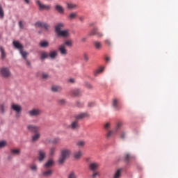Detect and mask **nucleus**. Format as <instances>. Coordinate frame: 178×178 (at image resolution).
Masks as SVG:
<instances>
[{"mask_svg": "<svg viewBox=\"0 0 178 178\" xmlns=\"http://www.w3.org/2000/svg\"><path fill=\"white\" fill-rule=\"evenodd\" d=\"M65 27V24L59 22L55 26L56 34H57L58 37H63V38H67L70 35V33H69V30H63Z\"/></svg>", "mask_w": 178, "mask_h": 178, "instance_id": "1", "label": "nucleus"}, {"mask_svg": "<svg viewBox=\"0 0 178 178\" xmlns=\"http://www.w3.org/2000/svg\"><path fill=\"white\" fill-rule=\"evenodd\" d=\"M70 154L72 152H70V149H63L60 151V156L57 161L58 165H63L65 162H66V159L70 156Z\"/></svg>", "mask_w": 178, "mask_h": 178, "instance_id": "2", "label": "nucleus"}, {"mask_svg": "<svg viewBox=\"0 0 178 178\" xmlns=\"http://www.w3.org/2000/svg\"><path fill=\"white\" fill-rule=\"evenodd\" d=\"M41 113H42V111L37 108H33L28 111L30 118H38V116H41Z\"/></svg>", "mask_w": 178, "mask_h": 178, "instance_id": "3", "label": "nucleus"}, {"mask_svg": "<svg viewBox=\"0 0 178 178\" xmlns=\"http://www.w3.org/2000/svg\"><path fill=\"white\" fill-rule=\"evenodd\" d=\"M0 74L1 77L4 79H9L12 76V72H10V70L6 67H3L0 68Z\"/></svg>", "mask_w": 178, "mask_h": 178, "instance_id": "4", "label": "nucleus"}, {"mask_svg": "<svg viewBox=\"0 0 178 178\" xmlns=\"http://www.w3.org/2000/svg\"><path fill=\"white\" fill-rule=\"evenodd\" d=\"M67 129L70 130H79L80 129L79 121L75 119V120L72 121L71 124L67 126Z\"/></svg>", "mask_w": 178, "mask_h": 178, "instance_id": "5", "label": "nucleus"}, {"mask_svg": "<svg viewBox=\"0 0 178 178\" xmlns=\"http://www.w3.org/2000/svg\"><path fill=\"white\" fill-rule=\"evenodd\" d=\"M36 5L38 6L40 10H50L51 9L50 5L47 6L45 4H42L40 0L36 1Z\"/></svg>", "mask_w": 178, "mask_h": 178, "instance_id": "6", "label": "nucleus"}, {"mask_svg": "<svg viewBox=\"0 0 178 178\" xmlns=\"http://www.w3.org/2000/svg\"><path fill=\"white\" fill-rule=\"evenodd\" d=\"M45 158H47V152H45L43 149L38 150V159L39 162H42Z\"/></svg>", "mask_w": 178, "mask_h": 178, "instance_id": "7", "label": "nucleus"}, {"mask_svg": "<svg viewBox=\"0 0 178 178\" xmlns=\"http://www.w3.org/2000/svg\"><path fill=\"white\" fill-rule=\"evenodd\" d=\"M89 35H97V37H104V33H102V32L101 31H99L98 28L95 27L90 31Z\"/></svg>", "mask_w": 178, "mask_h": 178, "instance_id": "8", "label": "nucleus"}, {"mask_svg": "<svg viewBox=\"0 0 178 178\" xmlns=\"http://www.w3.org/2000/svg\"><path fill=\"white\" fill-rule=\"evenodd\" d=\"M88 168L90 172H95L99 168V164L97 162H92L89 163Z\"/></svg>", "mask_w": 178, "mask_h": 178, "instance_id": "9", "label": "nucleus"}, {"mask_svg": "<svg viewBox=\"0 0 178 178\" xmlns=\"http://www.w3.org/2000/svg\"><path fill=\"white\" fill-rule=\"evenodd\" d=\"M11 109H13V111H15V112H16L17 113L16 118H19V113H20V112H22V106L18 104H12Z\"/></svg>", "mask_w": 178, "mask_h": 178, "instance_id": "10", "label": "nucleus"}, {"mask_svg": "<svg viewBox=\"0 0 178 178\" xmlns=\"http://www.w3.org/2000/svg\"><path fill=\"white\" fill-rule=\"evenodd\" d=\"M58 49L60 55L63 56H66V55H67V49H66V46H65V44H60L58 46Z\"/></svg>", "mask_w": 178, "mask_h": 178, "instance_id": "11", "label": "nucleus"}, {"mask_svg": "<svg viewBox=\"0 0 178 178\" xmlns=\"http://www.w3.org/2000/svg\"><path fill=\"white\" fill-rule=\"evenodd\" d=\"M86 118H90V115L87 113H81L75 115V119L76 120H83V119H86Z\"/></svg>", "mask_w": 178, "mask_h": 178, "instance_id": "12", "label": "nucleus"}, {"mask_svg": "<svg viewBox=\"0 0 178 178\" xmlns=\"http://www.w3.org/2000/svg\"><path fill=\"white\" fill-rule=\"evenodd\" d=\"M13 47L16 49H18L20 52V51H22L24 48V47L23 46V44H22L20 43V42L19 41H16V40H14L13 42Z\"/></svg>", "mask_w": 178, "mask_h": 178, "instance_id": "13", "label": "nucleus"}, {"mask_svg": "<svg viewBox=\"0 0 178 178\" xmlns=\"http://www.w3.org/2000/svg\"><path fill=\"white\" fill-rule=\"evenodd\" d=\"M27 130L33 131V133H38L40 131V127L36 125L30 124L27 126Z\"/></svg>", "mask_w": 178, "mask_h": 178, "instance_id": "14", "label": "nucleus"}, {"mask_svg": "<svg viewBox=\"0 0 178 178\" xmlns=\"http://www.w3.org/2000/svg\"><path fill=\"white\" fill-rule=\"evenodd\" d=\"M55 165V161L54 159L50 158L47 160V161L44 163V167L46 168L47 169L49 168H52Z\"/></svg>", "mask_w": 178, "mask_h": 178, "instance_id": "15", "label": "nucleus"}, {"mask_svg": "<svg viewBox=\"0 0 178 178\" xmlns=\"http://www.w3.org/2000/svg\"><path fill=\"white\" fill-rule=\"evenodd\" d=\"M36 27H41L42 29H44L45 30H48L49 29V24L45 22H38L35 24Z\"/></svg>", "mask_w": 178, "mask_h": 178, "instance_id": "16", "label": "nucleus"}, {"mask_svg": "<svg viewBox=\"0 0 178 178\" xmlns=\"http://www.w3.org/2000/svg\"><path fill=\"white\" fill-rule=\"evenodd\" d=\"M78 16H79V14H77V12H72L67 16V20H70V22H72V20H76Z\"/></svg>", "mask_w": 178, "mask_h": 178, "instance_id": "17", "label": "nucleus"}, {"mask_svg": "<svg viewBox=\"0 0 178 178\" xmlns=\"http://www.w3.org/2000/svg\"><path fill=\"white\" fill-rule=\"evenodd\" d=\"M67 8H68L70 10H73L74 9H77L79 7L77 4L73 3H67Z\"/></svg>", "mask_w": 178, "mask_h": 178, "instance_id": "18", "label": "nucleus"}, {"mask_svg": "<svg viewBox=\"0 0 178 178\" xmlns=\"http://www.w3.org/2000/svg\"><path fill=\"white\" fill-rule=\"evenodd\" d=\"M55 9L58 13H60V15H63V13H65V8H63L60 5H56L55 6Z\"/></svg>", "mask_w": 178, "mask_h": 178, "instance_id": "19", "label": "nucleus"}, {"mask_svg": "<svg viewBox=\"0 0 178 178\" xmlns=\"http://www.w3.org/2000/svg\"><path fill=\"white\" fill-rule=\"evenodd\" d=\"M51 91L53 92H60L62 91V87L54 85L51 86Z\"/></svg>", "mask_w": 178, "mask_h": 178, "instance_id": "20", "label": "nucleus"}, {"mask_svg": "<svg viewBox=\"0 0 178 178\" xmlns=\"http://www.w3.org/2000/svg\"><path fill=\"white\" fill-rule=\"evenodd\" d=\"M41 137V134L36 132L33 136H32V141L33 143H35V141H38L40 138Z\"/></svg>", "mask_w": 178, "mask_h": 178, "instance_id": "21", "label": "nucleus"}, {"mask_svg": "<svg viewBox=\"0 0 178 178\" xmlns=\"http://www.w3.org/2000/svg\"><path fill=\"white\" fill-rule=\"evenodd\" d=\"M83 156V152L81 151H76L74 153V159H80Z\"/></svg>", "mask_w": 178, "mask_h": 178, "instance_id": "22", "label": "nucleus"}, {"mask_svg": "<svg viewBox=\"0 0 178 178\" xmlns=\"http://www.w3.org/2000/svg\"><path fill=\"white\" fill-rule=\"evenodd\" d=\"M54 171L52 170H48L42 172V176L44 177H49V176H52Z\"/></svg>", "mask_w": 178, "mask_h": 178, "instance_id": "23", "label": "nucleus"}, {"mask_svg": "<svg viewBox=\"0 0 178 178\" xmlns=\"http://www.w3.org/2000/svg\"><path fill=\"white\" fill-rule=\"evenodd\" d=\"M71 93L74 97H79V95L81 94V91H80L79 89H74L71 91Z\"/></svg>", "mask_w": 178, "mask_h": 178, "instance_id": "24", "label": "nucleus"}, {"mask_svg": "<svg viewBox=\"0 0 178 178\" xmlns=\"http://www.w3.org/2000/svg\"><path fill=\"white\" fill-rule=\"evenodd\" d=\"M39 45L41 48H48L49 47V42L48 41H41Z\"/></svg>", "mask_w": 178, "mask_h": 178, "instance_id": "25", "label": "nucleus"}, {"mask_svg": "<svg viewBox=\"0 0 178 178\" xmlns=\"http://www.w3.org/2000/svg\"><path fill=\"white\" fill-rule=\"evenodd\" d=\"M49 58H51V59H55V58L58 56V51H50L49 54Z\"/></svg>", "mask_w": 178, "mask_h": 178, "instance_id": "26", "label": "nucleus"}, {"mask_svg": "<svg viewBox=\"0 0 178 178\" xmlns=\"http://www.w3.org/2000/svg\"><path fill=\"white\" fill-rule=\"evenodd\" d=\"M21 152L20 149H10V153L12 155L17 156L19 155Z\"/></svg>", "mask_w": 178, "mask_h": 178, "instance_id": "27", "label": "nucleus"}, {"mask_svg": "<svg viewBox=\"0 0 178 178\" xmlns=\"http://www.w3.org/2000/svg\"><path fill=\"white\" fill-rule=\"evenodd\" d=\"M0 52L1 59H5V58H6V53L5 52V49H3L2 46H0Z\"/></svg>", "mask_w": 178, "mask_h": 178, "instance_id": "28", "label": "nucleus"}, {"mask_svg": "<svg viewBox=\"0 0 178 178\" xmlns=\"http://www.w3.org/2000/svg\"><path fill=\"white\" fill-rule=\"evenodd\" d=\"M112 105L115 109H119V100L118 99H113Z\"/></svg>", "mask_w": 178, "mask_h": 178, "instance_id": "29", "label": "nucleus"}, {"mask_svg": "<svg viewBox=\"0 0 178 178\" xmlns=\"http://www.w3.org/2000/svg\"><path fill=\"white\" fill-rule=\"evenodd\" d=\"M93 44L96 49H101L102 48V43L101 42L95 41Z\"/></svg>", "mask_w": 178, "mask_h": 178, "instance_id": "30", "label": "nucleus"}, {"mask_svg": "<svg viewBox=\"0 0 178 178\" xmlns=\"http://www.w3.org/2000/svg\"><path fill=\"white\" fill-rule=\"evenodd\" d=\"M49 55L46 51H42L40 53V59L44 60V59H47Z\"/></svg>", "mask_w": 178, "mask_h": 178, "instance_id": "31", "label": "nucleus"}, {"mask_svg": "<svg viewBox=\"0 0 178 178\" xmlns=\"http://www.w3.org/2000/svg\"><path fill=\"white\" fill-rule=\"evenodd\" d=\"M120 176H122V169H118L114 174L113 178H120Z\"/></svg>", "mask_w": 178, "mask_h": 178, "instance_id": "32", "label": "nucleus"}, {"mask_svg": "<svg viewBox=\"0 0 178 178\" xmlns=\"http://www.w3.org/2000/svg\"><path fill=\"white\" fill-rule=\"evenodd\" d=\"M104 67H99L98 70H95L94 72V76H98V74H100V73H102L104 72Z\"/></svg>", "mask_w": 178, "mask_h": 178, "instance_id": "33", "label": "nucleus"}, {"mask_svg": "<svg viewBox=\"0 0 178 178\" xmlns=\"http://www.w3.org/2000/svg\"><path fill=\"white\" fill-rule=\"evenodd\" d=\"M67 178H77V175H76L74 171H71L67 175Z\"/></svg>", "mask_w": 178, "mask_h": 178, "instance_id": "34", "label": "nucleus"}, {"mask_svg": "<svg viewBox=\"0 0 178 178\" xmlns=\"http://www.w3.org/2000/svg\"><path fill=\"white\" fill-rule=\"evenodd\" d=\"M19 53H20V54L22 55V58L24 59V60H25L26 59H27V56H29V53H28V52L24 51H23V49H22V50H21V51H19Z\"/></svg>", "mask_w": 178, "mask_h": 178, "instance_id": "35", "label": "nucleus"}, {"mask_svg": "<svg viewBox=\"0 0 178 178\" xmlns=\"http://www.w3.org/2000/svg\"><path fill=\"white\" fill-rule=\"evenodd\" d=\"M30 169H31V170H32V172H37V170L38 169L37 164H35V163L31 164Z\"/></svg>", "mask_w": 178, "mask_h": 178, "instance_id": "36", "label": "nucleus"}, {"mask_svg": "<svg viewBox=\"0 0 178 178\" xmlns=\"http://www.w3.org/2000/svg\"><path fill=\"white\" fill-rule=\"evenodd\" d=\"M56 151V147H51L49 149V155L50 156L55 155Z\"/></svg>", "mask_w": 178, "mask_h": 178, "instance_id": "37", "label": "nucleus"}, {"mask_svg": "<svg viewBox=\"0 0 178 178\" xmlns=\"http://www.w3.org/2000/svg\"><path fill=\"white\" fill-rule=\"evenodd\" d=\"M131 159V155L129 153H126L124 156V160L125 162H129Z\"/></svg>", "mask_w": 178, "mask_h": 178, "instance_id": "38", "label": "nucleus"}, {"mask_svg": "<svg viewBox=\"0 0 178 178\" xmlns=\"http://www.w3.org/2000/svg\"><path fill=\"white\" fill-rule=\"evenodd\" d=\"M76 145L77 147H79V148H83V147H84V145H86V142L83 141V140H79L76 143Z\"/></svg>", "mask_w": 178, "mask_h": 178, "instance_id": "39", "label": "nucleus"}, {"mask_svg": "<svg viewBox=\"0 0 178 178\" xmlns=\"http://www.w3.org/2000/svg\"><path fill=\"white\" fill-rule=\"evenodd\" d=\"M63 45H64V47H66V45L67 47H72L73 42L72 40H67L63 44Z\"/></svg>", "mask_w": 178, "mask_h": 178, "instance_id": "40", "label": "nucleus"}, {"mask_svg": "<svg viewBox=\"0 0 178 178\" xmlns=\"http://www.w3.org/2000/svg\"><path fill=\"white\" fill-rule=\"evenodd\" d=\"M57 102L58 105H61V106L66 105V99H59L57 100Z\"/></svg>", "mask_w": 178, "mask_h": 178, "instance_id": "41", "label": "nucleus"}, {"mask_svg": "<svg viewBox=\"0 0 178 178\" xmlns=\"http://www.w3.org/2000/svg\"><path fill=\"white\" fill-rule=\"evenodd\" d=\"M41 76L43 80H48L49 79V74L47 72H42Z\"/></svg>", "mask_w": 178, "mask_h": 178, "instance_id": "42", "label": "nucleus"}, {"mask_svg": "<svg viewBox=\"0 0 178 178\" xmlns=\"http://www.w3.org/2000/svg\"><path fill=\"white\" fill-rule=\"evenodd\" d=\"M92 174L90 175L91 178H97L98 176H99V172L98 171H92Z\"/></svg>", "mask_w": 178, "mask_h": 178, "instance_id": "43", "label": "nucleus"}, {"mask_svg": "<svg viewBox=\"0 0 178 178\" xmlns=\"http://www.w3.org/2000/svg\"><path fill=\"white\" fill-rule=\"evenodd\" d=\"M4 16L3 8H2V6L0 5V19H3Z\"/></svg>", "mask_w": 178, "mask_h": 178, "instance_id": "44", "label": "nucleus"}, {"mask_svg": "<svg viewBox=\"0 0 178 178\" xmlns=\"http://www.w3.org/2000/svg\"><path fill=\"white\" fill-rule=\"evenodd\" d=\"M8 143H6V140H2L0 142V148H3V147H6V145Z\"/></svg>", "mask_w": 178, "mask_h": 178, "instance_id": "45", "label": "nucleus"}, {"mask_svg": "<svg viewBox=\"0 0 178 178\" xmlns=\"http://www.w3.org/2000/svg\"><path fill=\"white\" fill-rule=\"evenodd\" d=\"M0 111L1 113H5V104H0Z\"/></svg>", "mask_w": 178, "mask_h": 178, "instance_id": "46", "label": "nucleus"}, {"mask_svg": "<svg viewBox=\"0 0 178 178\" xmlns=\"http://www.w3.org/2000/svg\"><path fill=\"white\" fill-rule=\"evenodd\" d=\"M104 43L106 44V45H107L108 47H111L112 45V42H111V40L106 39L104 40Z\"/></svg>", "mask_w": 178, "mask_h": 178, "instance_id": "47", "label": "nucleus"}, {"mask_svg": "<svg viewBox=\"0 0 178 178\" xmlns=\"http://www.w3.org/2000/svg\"><path fill=\"white\" fill-rule=\"evenodd\" d=\"M25 63H26V65L28 67H31V63L30 62V60H29V59H25Z\"/></svg>", "mask_w": 178, "mask_h": 178, "instance_id": "48", "label": "nucleus"}, {"mask_svg": "<svg viewBox=\"0 0 178 178\" xmlns=\"http://www.w3.org/2000/svg\"><path fill=\"white\" fill-rule=\"evenodd\" d=\"M88 108H94V106H95V102H90L88 104Z\"/></svg>", "mask_w": 178, "mask_h": 178, "instance_id": "49", "label": "nucleus"}, {"mask_svg": "<svg viewBox=\"0 0 178 178\" xmlns=\"http://www.w3.org/2000/svg\"><path fill=\"white\" fill-rule=\"evenodd\" d=\"M122 125L123 124L122 122H118L115 127V130H119V129H120V127H122Z\"/></svg>", "mask_w": 178, "mask_h": 178, "instance_id": "50", "label": "nucleus"}, {"mask_svg": "<svg viewBox=\"0 0 178 178\" xmlns=\"http://www.w3.org/2000/svg\"><path fill=\"white\" fill-rule=\"evenodd\" d=\"M112 134H113V131H109L106 134L107 138H111V137H112Z\"/></svg>", "mask_w": 178, "mask_h": 178, "instance_id": "51", "label": "nucleus"}, {"mask_svg": "<svg viewBox=\"0 0 178 178\" xmlns=\"http://www.w3.org/2000/svg\"><path fill=\"white\" fill-rule=\"evenodd\" d=\"M83 60H85V62H88L89 58L86 54H83Z\"/></svg>", "mask_w": 178, "mask_h": 178, "instance_id": "52", "label": "nucleus"}, {"mask_svg": "<svg viewBox=\"0 0 178 178\" xmlns=\"http://www.w3.org/2000/svg\"><path fill=\"white\" fill-rule=\"evenodd\" d=\"M19 28H21L22 29H24V25L23 24V22H22V21H19Z\"/></svg>", "mask_w": 178, "mask_h": 178, "instance_id": "53", "label": "nucleus"}, {"mask_svg": "<svg viewBox=\"0 0 178 178\" xmlns=\"http://www.w3.org/2000/svg\"><path fill=\"white\" fill-rule=\"evenodd\" d=\"M120 138H121L122 140H124V138H126V133H125V132H122V133L121 134Z\"/></svg>", "mask_w": 178, "mask_h": 178, "instance_id": "54", "label": "nucleus"}, {"mask_svg": "<svg viewBox=\"0 0 178 178\" xmlns=\"http://www.w3.org/2000/svg\"><path fill=\"white\" fill-rule=\"evenodd\" d=\"M79 21L81 22V23H83V22H84V20H85V19H86V17H84V16H81V17H79Z\"/></svg>", "mask_w": 178, "mask_h": 178, "instance_id": "55", "label": "nucleus"}, {"mask_svg": "<svg viewBox=\"0 0 178 178\" xmlns=\"http://www.w3.org/2000/svg\"><path fill=\"white\" fill-rule=\"evenodd\" d=\"M86 86L89 89L92 88V86L90 83H86Z\"/></svg>", "mask_w": 178, "mask_h": 178, "instance_id": "56", "label": "nucleus"}, {"mask_svg": "<svg viewBox=\"0 0 178 178\" xmlns=\"http://www.w3.org/2000/svg\"><path fill=\"white\" fill-rule=\"evenodd\" d=\"M109 126H111V124L106 123V124L104 125V129H106V130H108V129H109Z\"/></svg>", "mask_w": 178, "mask_h": 178, "instance_id": "57", "label": "nucleus"}, {"mask_svg": "<svg viewBox=\"0 0 178 178\" xmlns=\"http://www.w3.org/2000/svg\"><path fill=\"white\" fill-rule=\"evenodd\" d=\"M68 83H74V79L71 78V79H68Z\"/></svg>", "mask_w": 178, "mask_h": 178, "instance_id": "58", "label": "nucleus"}, {"mask_svg": "<svg viewBox=\"0 0 178 178\" xmlns=\"http://www.w3.org/2000/svg\"><path fill=\"white\" fill-rule=\"evenodd\" d=\"M54 143H59V138H56Z\"/></svg>", "mask_w": 178, "mask_h": 178, "instance_id": "59", "label": "nucleus"}, {"mask_svg": "<svg viewBox=\"0 0 178 178\" xmlns=\"http://www.w3.org/2000/svg\"><path fill=\"white\" fill-rule=\"evenodd\" d=\"M106 62H109L111 60V58L109 57H106Z\"/></svg>", "mask_w": 178, "mask_h": 178, "instance_id": "60", "label": "nucleus"}, {"mask_svg": "<svg viewBox=\"0 0 178 178\" xmlns=\"http://www.w3.org/2000/svg\"><path fill=\"white\" fill-rule=\"evenodd\" d=\"M24 1L26 2V3H30V0H24Z\"/></svg>", "mask_w": 178, "mask_h": 178, "instance_id": "61", "label": "nucleus"}, {"mask_svg": "<svg viewBox=\"0 0 178 178\" xmlns=\"http://www.w3.org/2000/svg\"><path fill=\"white\" fill-rule=\"evenodd\" d=\"M82 41H86V38H83V39H82Z\"/></svg>", "mask_w": 178, "mask_h": 178, "instance_id": "62", "label": "nucleus"}, {"mask_svg": "<svg viewBox=\"0 0 178 178\" xmlns=\"http://www.w3.org/2000/svg\"><path fill=\"white\" fill-rule=\"evenodd\" d=\"M90 26H92V24H90Z\"/></svg>", "mask_w": 178, "mask_h": 178, "instance_id": "63", "label": "nucleus"}]
</instances>
